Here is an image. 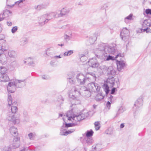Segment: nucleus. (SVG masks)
Here are the masks:
<instances>
[{"label": "nucleus", "instance_id": "a878e982", "mask_svg": "<svg viewBox=\"0 0 151 151\" xmlns=\"http://www.w3.org/2000/svg\"><path fill=\"white\" fill-rule=\"evenodd\" d=\"M15 81H17L18 82H17V86H16L17 88H21L23 87L25 85V83L24 82V80L23 81H21L19 80H16Z\"/></svg>", "mask_w": 151, "mask_h": 151}, {"label": "nucleus", "instance_id": "1a4fd4ad", "mask_svg": "<svg viewBox=\"0 0 151 151\" xmlns=\"http://www.w3.org/2000/svg\"><path fill=\"white\" fill-rule=\"evenodd\" d=\"M107 45L105 46L104 48V52L106 54L107 53H113L115 52L116 48L115 47V45Z\"/></svg>", "mask_w": 151, "mask_h": 151}, {"label": "nucleus", "instance_id": "774afa93", "mask_svg": "<svg viewBox=\"0 0 151 151\" xmlns=\"http://www.w3.org/2000/svg\"><path fill=\"white\" fill-rule=\"evenodd\" d=\"M25 148H24L23 149L21 150L20 151H25Z\"/></svg>", "mask_w": 151, "mask_h": 151}, {"label": "nucleus", "instance_id": "c756f323", "mask_svg": "<svg viewBox=\"0 0 151 151\" xmlns=\"http://www.w3.org/2000/svg\"><path fill=\"white\" fill-rule=\"evenodd\" d=\"M114 79L113 77H112L110 78H108L107 80V83L108 84H111V86H113L114 84Z\"/></svg>", "mask_w": 151, "mask_h": 151}, {"label": "nucleus", "instance_id": "4d7b16f0", "mask_svg": "<svg viewBox=\"0 0 151 151\" xmlns=\"http://www.w3.org/2000/svg\"><path fill=\"white\" fill-rule=\"evenodd\" d=\"M61 58V57L60 56V55L58 56H55L53 57V58Z\"/></svg>", "mask_w": 151, "mask_h": 151}, {"label": "nucleus", "instance_id": "473e14b6", "mask_svg": "<svg viewBox=\"0 0 151 151\" xmlns=\"http://www.w3.org/2000/svg\"><path fill=\"white\" fill-rule=\"evenodd\" d=\"M125 110V109L124 107L121 106L119 107L117 111V113L116 115V116L117 117L120 114L122 113Z\"/></svg>", "mask_w": 151, "mask_h": 151}, {"label": "nucleus", "instance_id": "c9c22d12", "mask_svg": "<svg viewBox=\"0 0 151 151\" xmlns=\"http://www.w3.org/2000/svg\"><path fill=\"white\" fill-rule=\"evenodd\" d=\"M103 88L104 91L106 92V94H107L109 91V88L107 84H104V85Z\"/></svg>", "mask_w": 151, "mask_h": 151}, {"label": "nucleus", "instance_id": "864d4df0", "mask_svg": "<svg viewBox=\"0 0 151 151\" xmlns=\"http://www.w3.org/2000/svg\"><path fill=\"white\" fill-rule=\"evenodd\" d=\"M4 14V13L2 14H0V21H2L4 19V18L3 17V16Z\"/></svg>", "mask_w": 151, "mask_h": 151}, {"label": "nucleus", "instance_id": "e433bc0d", "mask_svg": "<svg viewBox=\"0 0 151 151\" xmlns=\"http://www.w3.org/2000/svg\"><path fill=\"white\" fill-rule=\"evenodd\" d=\"M29 139L31 140H33L35 137V134L32 133H30L28 134Z\"/></svg>", "mask_w": 151, "mask_h": 151}, {"label": "nucleus", "instance_id": "3c124183", "mask_svg": "<svg viewBox=\"0 0 151 151\" xmlns=\"http://www.w3.org/2000/svg\"><path fill=\"white\" fill-rule=\"evenodd\" d=\"M42 7V6L41 5H38L36 6L35 7V8L38 10H40Z\"/></svg>", "mask_w": 151, "mask_h": 151}, {"label": "nucleus", "instance_id": "f257e3e1", "mask_svg": "<svg viewBox=\"0 0 151 151\" xmlns=\"http://www.w3.org/2000/svg\"><path fill=\"white\" fill-rule=\"evenodd\" d=\"M8 106L11 108V111H9L7 114V119L9 121L12 122L14 124L18 123L19 122V116L15 115V113L18 110L17 103L14 101L12 103V98L11 95L9 94L8 96Z\"/></svg>", "mask_w": 151, "mask_h": 151}, {"label": "nucleus", "instance_id": "79ce46f5", "mask_svg": "<svg viewBox=\"0 0 151 151\" xmlns=\"http://www.w3.org/2000/svg\"><path fill=\"white\" fill-rule=\"evenodd\" d=\"M95 128L96 130H98L100 128V126H99L100 123L98 122H96L95 123Z\"/></svg>", "mask_w": 151, "mask_h": 151}, {"label": "nucleus", "instance_id": "6ab92c4d", "mask_svg": "<svg viewBox=\"0 0 151 151\" xmlns=\"http://www.w3.org/2000/svg\"><path fill=\"white\" fill-rule=\"evenodd\" d=\"M45 16V14L41 16L39 21V24L42 26L47 23L48 22Z\"/></svg>", "mask_w": 151, "mask_h": 151}, {"label": "nucleus", "instance_id": "69168bd1", "mask_svg": "<svg viewBox=\"0 0 151 151\" xmlns=\"http://www.w3.org/2000/svg\"><path fill=\"white\" fill-rule=\"evenodd\" d=\"M1 50H2V51H3V52H4V51H6V49H4L2 48H1Z\"/></svg>", "mask_w": 151, "mask_h": 151}, {"label": "nucleus", "instance_id": "5701e85b", "mask_svg": "<svg viewBox=\"0 0 151 151\" xmlns=\"http://www.w3.org/2000/svg\"><path fill=\"white\" fill-rule=\"evenodd\" d=\"M70 11L69 9L67 8H63L60 11V14H59L60 17H61L63 15H65L68 14Z\"/></svg>", "mask_w": 151, "mask_h": 151}, {"label": "nucleus", "instance_id": "bb28decb", "mask_svg": "<svg viewBox=\"0 0 151 151\" xmlns=\"http://www.w3.org/2000/svg\"><path fill=\"white\" fill-rule=\"evenodd\" d=\"M27 62L28 63V64L29 65L34 66L35 65V63H34L33 59L31 58H29L26 59V61H24V63H26Z\"/></svg>", "mask_w": 151, "mask_h": 151}, {"label": "nucleus", "instance_id": "6e6552de", "mask_svg": "<svg viewBox=\"0 0 151 151\" xmlns=\"http://www.w3.org/2000/svg\"><path fill=\"white\" fill-rule=\"evenodd\" d=\"M81 87L77 85L73 87L71 90V92L77 96L81 95Z\"/></svg>", "mask_w": 151, "mask_h": 151}, {"label": "nucleus", "instance_id": "680f3d73", "mask_svg": "<svg viewBox=\"0 0 151 151\" xmlns=\"http://www.w3.org/2000/svg\"><path fill=\"white\" fill-rule=\"evenodd\" d=\"M124 125L123 124H122L120 125V127L121 128H122L124 127Z\"/></svg>", "mask_w": 151, "mask_h": 151}, {"label": "nucleus", "instance_id": "6e6d98bb", "mask_svg": "<svg viewBox=\"0 0 151 151\" xmlns=\"http://www.w3.org/2000/svg\"><path fill=\"white\" fill-rule=\"evenodd\" d=\"M7 24L8 26H11L12 24V23L10 22H7Z\"/></svg>", "mask_w": 151, "mask_h": 151}, {"label": "nucleus", "instance_id": "bf43d9fd", "mask_svg": "<svg viewBox=\"0 0 151 151\" xmlns=\"http://www.w3.org/2000/svg\"><path fill=\"white\" fill-rule=\"evenodd\" d=\"M122 54L120 53L118 54L115 57V58H117L118 57H121L122 56Z\"/></svg>", "mask_w": 151, "mask_h": 151}, {"label": "nucleus", "instance_id": "4468645a", "mask_svg": "<svg viewBox=\"0 0 151 151\" xmlns=\"http://www.w3.org/2000/svg\"><path fill=\"white\" fill-rule=\"evenodd\" d=\"M88 63L90 66L94 68L97 67L99 65L97 60L94 58L89 59L88 61Z\"/></svg>", "mask_w": 151, "mask_h": 151}, {"label": "nucleus", "instance_id": "f704fd0d", "mask_svg": "<svg viewBox=\"0 0 151 151\" xmlns=\"http://www.w3.org/2000/svg\"><path fill=\"white\" fill-rule=\"evenodd\" d=\"M117 61L118 63L117 64V65L118 68L119 66L120 68H122L125 66V63L123 61H118V60H117ZM118 69L119 70V68H118Z\"/></svg>", "mask_w": 151, "mask_h": 151}, {"label": "nucleus", "instance_id": "5fc2aeb1", "mask_svg": "<svg viewBox=\"0 0 151 151\" xmlns=\"http://www.w3.org/2000/svg\"><path fill=\"white\" fill-rule=\"evenodd\" d=\"M116 90V88H113L111 90V94H114Z\"/></svg>", "mask_w": 151, "mask_h": 151}, {"label": "nucleus", "instance_id": "9b49d317", "mask_svg": "<svg viewBox=\"0 0 151 151\" xmlns=\"http://www.w3.org/2000/svg\"><path fill=\"white\" fill-rule=\"evenodd\" d=\"M81 95L86 97H88L91 95V91L84 86L81 87Z\"/></svg>", "mask_w": 151, "mask_h": 151}, {"label": "nucleus", "instance_id": "ea45409f", "mask_svg": "<svg viewBox=\"0 0 151 151\" xmlns=\"http://www.w3.org/2000/svg\"><path fill=\"white\" fill-rule=\"evenodd\" d=\"M141 31L143 30V32H146L147 33H151V29L149 27L144 28V29H141Z\"/></svg>", "mask_w": 151, "mask_h": 151}, {"label": "nucleus", "instance_id": "cd10ccee", "mask_svg": "<svg viewBox=\"0 0 151 151\" xmlns=\"http://www.w3.org/2000/svg\"><path fill=\"white\" fill-rule=\"evenodd\" d=\"M28 41L27 38L24 37L21 38L19 42V44L20 45L23 46L25 45L28 43Z\"/></svg>", "mask_w": 151, "mask_h": 151}, {"label": "nucleus", "instance_id": "b1692460", "mask_svg": "<svg viewBox=\"0 0 151 151\" xmlns=\"http://www.w3.org/2000/svg\"><path fill=\"white\" fill-rule=\"evenodd\" d=\"M9 78L7 75L6 74H2L0 77V81L7 82L9 81Z\"/></svg>", "mask_w": 151, "mask_h": 151}, {"label": "nucleus", "instance_id": "a211bd4d", "mask_svg": "<svg viewBox=\"0 0 151 151\" xmlns=\"http://www.w3.org/2000/svg\"><path fill=\"white\" fill-rule=\"evenodd\" d=\"M151 26V20L150 19L145 20L143 22L142 27L143 28L150 27Z\"/></svg>", "mask_w": 151, "mask_h": 151}, {"label": "nucleus", "instance_id": "aec40b11", "mask_svg": "<svg viewBox=\"0 0 151 151\" xmlns=\"http://www.w3.org/2000/svg\"><path fill=\"white\" fill-rule=\"evenodd\" d=\"M6 55L4 53L0 54V63L5 64L6 63Z\"/></svg>", "mask_w": 151, "mask_h": 151}, {"label": "nucleus", "instance_id": "c03bdc74", "mask_svg": "<svg viewBox=\"0 0 151 151\" xmlns=\"http://www.w3.org/2000/svg\"><path fill=\"white\" fill-rule=\"evenodd\" d=\"M18 29V27L17 26H15L12 28V33H14L16 32Z\"/></svg>", "mask_w": 151, "mask_h": 151}, {"label": "nucleus", "instance_id": "2f4dec72", "mask_svg": "<svg viewBox=\"0 0 151 151\" xmlns=\"http://www.w3.org/2000/svg\"><path fill=\"white\" fill-rule=\"evenodd\" d=\"M72 33L71 32H69L67 34V33L65 34L64 36V39L66 41H68L70 40L71 38Z\"/></svg>", "mask_w": 151, "mask_h": 151}, {"label": "nucleus", "instance_id": "13d9d810", "mask_svg": "<svg viewBox=\"0 0 151 151\" xmlns=\"http://www.w3.org/2000/svg\"><path fill=\"white\" fill-rule=\"evenodd\" d=\"M25 0H20L19 1H18L17 2H16V3L17 4H19V3L22 2L23 1H24Z\"/></svg>", "mask_w": 151, "mask_h": 151}, {"label": "nucleus", "instance_id": "58836bf2", "mask_svg": "<svg viewBox=\"0 0 151 151\" xmlns=\"http://www.w3.org/2000/svg\"><path fill=\"white\" fill-rule=\"evenodd\" d=\"M6 68L4 67H0V73L2 74H5V73L6 71Z\"/></svg>", "mask_w": 151, "mask_h": 151}, {"label": "nucleus", "instance_id": "4c0bfd02", "mask_svg": "<svg viewBox=\"0 0 151 151\" xmlns=\"http://www.w3.org/2000/svg\"><path fill=\"white\" fill-rule=\"evenodd\" d=\"M133 14H130L128 16L126 17L124 19V21L126 23H128V20H131L132 18Z\"/></svg>", "mask_w": 151, "mask_h": 151}, {"label": "nucleus", "instance_id": "7ed1b4c3", "mask_svg": "<svg viewBox=\"0 0 151 151\" xmlns=\"http://www.w3.org/2000/svg\"><path fill=\"white\" fill-rule=\"evenodd\" d=\"M71 111H68L67 113V117L68 118V119L70 120L72 119L76 121H80L85 118V116L83 114H81L78 115H74L72 117L70 114Z\"/></svg>", "mask_w": 151, "mask_h": 151}, {"label": "nucleus", "instance_id": "37998d69", "mask_svg": "<svg viewBox=\"0 0 151 151\" xmlns=\"http://www.w3.org/2000/svg\"><path fill=\"white\" fill-rule=\"evenodd\" d=\"M73 53V50H69L68 52H65L64 54V56H68L70 55Z\"/></svg>", "mask_w": 151, "mask_h": 151}, {"label": "nucleus", "instance_id": "052dcab7", "mask_svg": "<svg viewBox=\"0 0 151 151\" xmlns=\"http://www.w3.org/2000/svg\"><path fill=\"white\" fill-rule=\"evenodd\" d=\"M42 78L43 79H47V76L45 77V75L42 76Z\"/></svg>", "mask_w": 151, "mask_h": 151}, {"label": "nucleus", "instance_id": "9d476101", "mask_svg": "<svg viewBox=\"0 0 151 151\" xmlns=\"http://www.w3.org/2000/svg\"><path fill=\"white\" fill-rule=\"evenodd\" d=\"M143 104V99L142 97L138 98L135 102L133 107L134 110H137L139 108L142 106Z\"/></svg>", "mask_w": 151, "mask_h": 151}, {"label": "nucleus", "instance_id": "0e129e2a", "mask_svg": "<svg viewBox=\"0 0 151 151\" xmlns=\"http://www.w3.org/2000/svg\"><path fill=\"white\" fill-rule=\"evenodd\" d=\"M109 98L110 99L111 101V100L113 98V96L111 95H110Z\"/></svg>", "mask_w": 151, "mask_h": 151}, {"label": "nucleus", "instance_id": "09e8293b", "mask_svg": "<svg viewBox=\"0 0 151 151\" xmlns=\"http://www.w3.org/2000/svg\"><path fill=\"white\" fill-rule=\"evenodd\" d=\"M89 74L93 77L94 80L95 81L96 80V77L95 74L92 73H89Z\"/></svg>", "mask_w": 151, "mask_h": 151}, {"label": "nucleus", "instance_id": "ddd939ff", "mask_svg": "<svg viewBox=\"0 0 151 151\" xmlns=\"http://www.w3.org/2000/svg\"><path fill=\"white\" fill-rule=\"evenodd\" d=\"M76 79L78 82L81 85L84 84L86 79L85 77L82 74H79L76 76Z\"/></svg>", "mask_w": 151, "mask_h": 151}, {"label": "nucleus", "instance_id": "72a5a7b5", "mask_svg": "<svg viewBox=\"0 0 151 151\" xmlns=\"http://www.w3.org/2000/svg\"><path fill=\"white\" fill-rule=\"evenodd\" d=\"M93 132L91 129L87 131L85 133L86 136L87 137H91L93 135Z\"/></svg>", "mask_w": 151, "mask_h": 151}, {"label": "nucleus", "instance_id": "2eb2a0df", "mask_svg": "<svg viewBox=\"0 0 151 151\" xmlns=\"http://www.w3.org/2000/svg\"><path fill=\"white\" fill-rule=\"evenodd\" d=\"M106 46L104 44L99 45L98 49L96 50V54L95 55L97 57V55L99 54H104V48Z\"/></svg>", "mask_w": 151, "mask_h": 151}, {"label": "nucleus", "instance_id": "4be33fe9", "mask_svg": "<svg viewBox=\"0 0 151 151\" xmlns=\"http://www.w3.org/2000/svg\"><path fill=\"white\" fill-rule=\"evenodd\" d=\"M107 74L109 75L114 76L116 74V72L115 70L113 67L110 66L109 67Z\"/></svg>", "mask_w": 151, "mask_h": 151}, {"label": "nucleus", "instance_id": "20e7f679", "mask_svg": "<svg viewBox=\"0 0 151 151\" xmlns=\"http://www.w3.org/2000/svg\"><path fill=\"white\" fill-rule=\"evenodd\" d=\"M97 57L101 59L102 61L114 60L115 59V57L112 56L109 54L106 53L104 54H99L97 55Z\"/></svg>", "mask_w": 151, "mask_h": 151}, {"label": "nucleus", "instance_id": "7c9ffc66", "mask_svg": "<svg viewBox=\"0 0 151 151\" xmlns=\"http://www.w3.org/2000/svg\"><path fill=\"white\" fill-rule=\"evenodd\" d=\"M104 98L102 94L101 93H98L96 96L95 99L97 101H100L103 99Z\"/></svg>", "mask_w": 151, "mask_h": 151}, {"label": "nucleus", "instance_id": "a18cd8bd", "mask_svg": "<svg viewBox=\"0 0 151 151\" xmlns=\"http://www.w3.org/2000/svg\"><path fill=\"white\" fill-rule=\"evenodd\" d=\"M73 101H76L75 103H74L75 104H78L80 103V101L76 97L74 98L73 99Z\"/></svg>", "mask_w": 151, "mask_h": 151}, {"label": "nucleus", "instance_id": "dca6fc26", "mask_svg": "<svg viewBox=\"0 0 151 151\" xmlns=\"http://www.w3.org/2000/svg\"><path fill=\"white\" fill-rule=\"evenodd\" d=\"M97 38L96 34L95 33L93 35L90 37L89 39L87 40L86 42L87 45H90L93 44L96 40Z\"/></svg>", "mask_w": 151, "mask_h": 151}, {"label": "nucleus", "instance_id": "603ef678", "mask_svg": "<svg viewBox=\"0 0 151 151\" xmlns=\"http://www.w3.org/2000/svg\"><path fill=\"white\" fill-rule=\"evenodd\" d=\"M106 106L107 108H108L109 109L111 106V103L109 101H108L107 102L106 104Z\"/></svg>", "mask_w": 151, "mask_h": 151}, {"label": "nucleus", "instance_id": "338daca9", "mask_svg": "<svg viewBox=\"0 0 151 151\" xmlns=\"http://www.w3.org/2000/svg\"><path fill=\"white\" fill-rule=\"evenodd\" d=\"M14 5H12V6L8 5V6H10L11 7H13L14 6Z\"/></svg>", "mask_w": 151, "mask_h": 151}, {"label": "nucleus", "instance_id": "e2e57ef3", "mask_svg": "<svg viewBox=\"0 0 151 151\" xmlns=\"http://www.w3.org/2000/svg\"><path fill=\"white\" fill-rule=\"evenodd\" d=\"M6 12H7V13H9V14H11L12 13V12L9 10H6Z\"/></svg>", "mask_w": 151, "mask_h": 151}, {"label": "nucleus", "instance_id": "49530a36", "mask_svg": "<svg viewBox=\"0 0 151 151\" xmlns=\"http://www.w3.org/2000/svg\"><path fill=\"white\" fill-rule=\"evenodd\" d=\"M145 13L147 14L151 15V9H146Z\"/></svg>", "mask_w": 151, "mask_h": 151}, {"label": "nucleus", "instance_id": "0eeeda50", "mask_svg": "<svg viewBox=\"0 0 151 151\" xmlns=\"http://www.w3.org/2000/svg\"><path fill=\"white\" fill-rule=\"evenodd\" d=\"M129 31L126 28L122 29L120 36L122 40L125 41L127 40L129 38Z\"/></svg>", "mask_w": 151, "mask_h": 151}, {"label": "nucleus", "instance_id": "f3484780", "mask_svg": "<svg viewBox=\"0 0 151 151\" xmlns=\"http://www.w3.org/2000/svg\"><path fill=\"white\" fill-rule=\"evenodd\" d=\"M20 145V138L18 137H15L13 140L12 144L13 149L18 148Z\"/></svg>", "mask_w": 151, "mask_h": 151}, {"label": "nucleus", "instance_id": "de8ad7c7", "mask_svg": "<svg viewBox=\"0 0 151 151\" xmlns=\"http://www.w3.org/2000/svg\"><path fill=\"white\" fill-rule=\"evenodd\" d=\"M109 68V67H106L105 65H104L102 67V69L104 70V71H106L107 72Z\"/></svg>", "mask_w": 151, "mask_h": 151}, {"label": "nucleus", "instance_id": "f03ea898", "mask_svg": "<svg viewBox=\"0 0 151 151\" xmlns=\"http://www.w3.org/2000/svg\"><path fill=\"white\" fill-rule=\"evenodd\" d=\"M63 119L64 122L65 123V126H62L60 129V134L61 135H67L68 134H70L75 131V129H72L68 130L67 131H65V129H64L65 127H68L75 126L76 124L74 123H67L64 120V118H63Z\"/></svg>", "mask_w": 151, "mask_h": 151}, {"label": "nucleus", "instance_id": "39448f33", "mask_svg": "<svg viewBox=\"0 0 151 151\" xmlns=\"http://www.w3.org/2000/svg\"><path fill=\"white\" fill-rule=\"evenodd\" d=\"M88 89L92 91L96 92L99 91L100 87L99 85L95 83L92 82L88 84Z\"/></svg>", "mask_w": 151, "mask_h": 151}, {"label": "nucleus", "instance_id": "423d86ee", "mask_svg": "<svg viewBox=\"0 0 151 151\" xmlns=\"http://www.w3.org/2000/svg\"><path fill=\"white\" fill-rule=\"evenodd\" d=\"M17 81H14V82H9L7 87V89L9 93L14 92L16 90V86H17Z\"/></svg>", "mask_w": 151, "mask_h": 151}, {"label": "nucleus", "instance_id": "393cba45", "mask_svg": "<svg viewBox=\"0 0 151 151\" xmlns=\"http://www.w3.org/2000/svg\"><path fill=\"white\" fill-rule=\"evenodd\" d=\"M12 147L11 145L9 146H3L1 148V151H12Z\"/></svg>", "mask_w": 151, "mask_h": 151}, {"label": "nucleus", "instance_id": "412c9836", "mask_svg": "<svg viewBox=\"0 0 151 151\" xmlns=\"http://www.w3.org/2000/svg\"><path fill=\"white\" fill-rule=\"evenodd\" d=\"M9 130L11 134L13 136L15 137L17 136L18 133H17V128L12 126L10 128Z\"/></svg>", "mask_w": 151, "mask_h": 151}, {"label": "nucleus", "instance_id": "f8f14e48", "mask_svg": "<svg viewBox=\"0 0 151 151\" xmlns=\"http://www.w3.org/2000/svg\"><path fill=\"white\" fill-rule=\"evenodd\" d=\"M45 16L46 18V19L48 22L54 17L57 18L60 17V16L56 12H51L45 14Z\"/></svg>", "mask_w": 151, "mask_h": 151}, {"label": "nucleus", "instance_id": "8fccbe9b", "mask_svg": "<svg viewBox=\"0 0 151 151\" xmlns=\"http://www.w3.org/2000/svg\"><path fill=\"white\" fill-rule=\"evenodd\" d=\"M81 61L83 62H84V61H86V57L85 56H82L80 58Z\"/></svg>", "mask_w": 151, "mask_h": 151}, {"label": "nucleus", "instance_id": "a19ab883", "mask_svg": "<svg viewBox=\"0 0 151 151\" xmlns=\"http://www.w3.org/2000/svg\"><path fill=\"white\" fill-rule=\"evenodd\" d=\"M93 139L91 137H87L86 140V143L88 145L91 144L93 142Z\"/></svg>", "mask_w": 151, "mask_h": 151}, {"label": "nucleus", "instance_id": "c85d7f7f", "mask_svg": "<svg viewBox=\"0 0 151 151\" xmlns=\"http://www.w3.org/2000/svg\"><path fill=\"white\" fill-rule=\"evenodd\" d=\"M8 55L11 58H15L17 57V54L16 52L13 50L9 51L8 52Z\"/></svg>", "mask_w": 151, "mask_h": 151}]
</instances>
